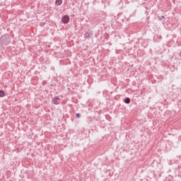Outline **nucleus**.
<instances>
[{"label": "nucleus", "instance_id": "f257e3e1", "mask_svg": "<svg viewBox=\"0 0 181 181\" xmlns=\"http://www.w3.org/2000/svg\"><path fill=\"white\" fill-rule=\"evenodd\" d=\"M9 43L8 40V35H2L0 37V46H6Z\"/></svg>", "mask_w": 181, "mask_h": 181}, {"label": "nucleus", "instance_id": "f03ea898", "mask_svg": "<svg viewBox=\"0 0 181 181\" xmlns=\"http://www.w3.org/2000/svg\"><path fill=\"white\" fill-rule=\"evenodd\" d=\"M62 21L65 24H67L70 22V17H69V16H64L62 18Z\"/></svg>", "mask_w": 181, "mask_h": 181}, {"label": "nucleus", "instance_id": "7ed1b4c3", "mask_svg": "<svg viewBox=\"0 0 181 181\" xmlns=\"http://www.w3.org/2000/svg\"><path fill=\"white\" fill-rule=\"evenodd\" d=\"M60 101H62V100L59 99V97H54L52 99V103H53V104H55V105H59V104H60Z\"/></svg>", "mask_w": 181, "mask_h": 181}, {"label": "nucleus", "instance_id": "20e7f679", "mask_svg": "<svg viewBox=\"0 0 181 181\" xmlns=\"http://www.w3.org/2000/svg\"><path fill=\"white\" fill-rule=\"evenodd\" d=\"M55 4L57 6H60L63 4V0H56Z\"/></svg>", "mask_w": 181, "mask_h": 181}, {"label": "nucleus", "instance_id": "39448f33", "mask_svg": "<svg viewBox=\"0 0 181 181\" xmlns=\"http://www.w3.org/2000/svg\"><path fill=\"white\" fill-rule=\"evenodd\" d=\"M124 103L126 104H129V103H131V99H129V98H127L124 100Z\"/></svg>", "mask_w": 181, "mask_h": 181}, {"label": "nucleus", "instance_id": "423d86ee", "mask_svg": "<svg viewBox=\"0 0 181 181\" xmlns=\"http://www.w3.org/2000/svg\"><path fill=\"white\" fill-rule=\"evenodd\" d=\"M5 95V92L4 90H0V97H4Z\"/></svg>", "mask_w": 181, "mask_h": 181}, {"label": "nucleus", "instance_id": "0eeeda50", "mask_svg": "<svg viewBox=\"0 0 181 181\" xmlns=\"http://www.w3.org/2000/svg\"><path fill=\"white\" fill-rule=\"evenodd\" d=\"M76 118H80V117H81V115L80 113H77L76 115Z\"/></svg>", "mask_w": 181, "mask_h": 181}, {"label": "nucleus", "instance_id": "6e6552de", "mask_svg": "<svg viewBox=\"0 0 181 181\" xmlns=\"http://www.w3.org/2000/svg\"><path fill=\"white\" fill-rule=\"evenodd\" d=\"M158 39H162V35H159Z\"/></svg>", "mask_w": 181, "mask_h": 181}, {"label": "nucleus", "instance_id": "1a4fd4ad", "mask_svg": "<svg viewBox=\"0 0 181 181\" xmlns=\"http://www.w3.org/2000/svg\"><path fill=\"white\" fill-rule=\"evenodd\" d=\"M162 18H165V16H162Z\"/></svg>", "mask_w": 181, "mask_h": 181}]
</instances>
